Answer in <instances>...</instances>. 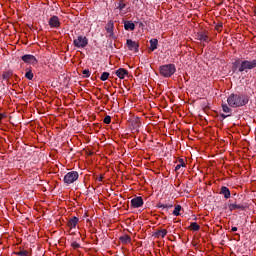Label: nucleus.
<instances>
[{"label": "nucleus", "instance_id": "obj_36", "mask_svg": "<svg viewBox=\"0 0 256 256\" xmlns=\"http://www.w3.org/2000/svg\"><path fill=\"white\" fill-rule=\"evenodd\" d=\"M160 207H162L163 209H167V205H161Z\"/></svg>", "mask_w": 256, "mask_h": 256}, {"label": "nucleus", "instance_id": "obj_26", "mask_svg": "<svg viewBox=\"0 0 256 256\" xmlns=\"http://www.w3.org/2000/svg\"><path fill=\"white\" fill-rule=\"evenodd\" d=\"M103 123H105L106 125H109L111 123V116H105Z\"/></svg>", "mask_w": 256, "mask_h": 256}, {"label": "nucleus", "instance_id": "obj_35", "mask_svg": "<svg viewBox=\"0 0 256 256\" xmlns=\"http://www.w3.org/2000/svg\"><path fill=\"white\" fill-rule=\"evenodd\" d=\"M223 119H226V117H229V115L222 114Z\"/></svg>", "mask_w": 256, "mask_h": 256}, {"label": "nucleus", "instance_id": "obj_13", "mask_svg": "<svg viewBox=\"0 0 256 256\" xmlns=\"http://www.w3.org/2000/svg\"><path fill=\"white\" fill-rule=\"evenodd\" d=\"M221 193H222V195H224L225 199H230L231 198V191L229 190V188L223 186L221 188Z\"/></svg>", "mask_w": 256, "mask_h": 256}, {"label": "nucleus", "instance_id": "obj_15", "mask_svg": "<svg viewBox=\"0 0 256 256\" xmlns=\"http://www.w3.org/2000/svg\"><path fill=\"white\" fill-rule=\"evenodd\" d=\"M187 165L185 164V160L183 158H180L178 160V164L175 167V171H179V169H181V167H186Z\"/></svg>", "mask_w": 256, "mask_h": 256}, {"label": "nucleus", "instance_id": "obj_18", "mask_svg": "<svg viewBox=\"0 0 256 256\" xmlns=\"http://www.w3.org/2000/svg\"><path fill=\"white\" fill-rule=\"evenodd\" d=\"M121 243L128 244L131 243V237L129 235H123L120 237Z\"/></svg>", "mask_w": 256, "mask_h": 256}, {"label": "nucleus", "instance_id": "obj_30", "mask_svg": "<svg viewBox=\"0 0 256 256\" xmlns=\"http://www.w3.org/2000/svg\"><path fill=\"white\" fill-rule=\"evenodd\" d=\"M223 29V24H218L217 26H216V30L217 31H221Z\"/></svg>", "mask_w": 256, "mask_h": 256}, {"label": "nucleus", "instance_id": "obj_2", "mask_svg": "<svg viewBox=\"0 0 256 256\" xmlns=\"http://www.w3.org/2000/svg\"><path fill=\"white\" fill-rule=\"evenodd\" d=\"M176 68L173 64H166L160 66V75L162 77H171L172 75H175Z\"/></svg>", "mask_w": 256, "mask_h": 256}, {"label": "nucleus", "instance_id": "obj_34", "mask_svg": "<svg viewBox=\"0 0 256 256\" xmlns=\"http://www.w3.org/2000/svg\"><path fill=\"white\" fill-rule=\"evenodd\" d=\"M231 231L235 233V231H237V227H232Z\"/></svg>", "mask_w": 256, "mask_h": 256}, {"label": "nucleus", "instance_id": "obj_17", "mask_svg": "<svg viewBox=\"0 0 256 256\" xmlns=\"http://www.w3.org/2000/svg\"><path fill=\"white\" fill-rule=\"evenodd\" d=\"M190 231H199L201 229V226L197 224V222H192L189 226Z\"/></svg>", "mask_w": 256, "mask_h": 256}, {"label": "nucleus", "instance_id": "obj_33", "mask_svg": "<svg viewBox=\"0 0 256 256\" xmlns=\"http://www.w3.org/2000/svg\"><path fill=\"white\" fill-rule=\"evenodd\" d=\"M239 63V60H236V62L234 63V67L235 69H237V64Z\"/></svg>", "mask_w": 256, "mask_h": 256}, {"label": "nucleus", "instance_id": "obj_21", "mask_svg": "<svg viewBox=\"0 0 256 256\" xmlns=\"http://www.w3.org/2000/svg\"><path fill=\"white\" fill-rule=\"evenodd\" d=\"M25 77H26V79H29V81H32V80H33V77H34L33 71L28 70V71L25 73Z\"/></svg>", "mask_w": 256, "mask_h": 256}, {"label": "nucleus", "instance_id": "obj_27", "mask_svg": "<svg viewBox=\"0 0 256 256\" xmlns=\"http://www.w3.org/2000/svg\"><path fill=\"white\" fill-rule=\"evenodd\" d=\"M71 247H73V249H79V247H81V245L77 242H72Z\"/></svg>", "mask_w": 256, "mask_h": 256}, {"label": "nucleus", "instance_id": "obj_8", "mask_svg": "<svg viewBox=\"0 0 256 256\" xmlns=\"http://www.w3.org/2000/svg\"><path fill=\"white\" fill-rule=\"evenodd\" d=\"M22 61H24V63H28V65H37V58L31 54L22 56Z\"/></svg>", "mask_w": 256, "mask_h": 256}, {"label": "nucleus", "instance_id": "obj_28", "mask_svg": "<svg viewBox=\"0 0 256 256\" xmlns=\"http://www.w3.org/2000/svg\"><path fill=\"white\" fill-rule=\"evenodd\" d=\"M200 41H205L206 43H208L209 37H208L207 35H202V36L200 37Z\"/></svg>", "mask_w": 256, "mask_h": 256}, {"label": "nucleus", "instance_id": "obj_25", "mask_svg": "<svg viewBox=\"0 0 256 256\" xmlns=\"http://www.w3.org/2000/svg\"><path fill=\"white\" fill-rule=\"evenodd\" d=\"M222 110L224 111V113H231V108H229L227 104L222 105Z\"/></svg>", "mask_w": 256, "mask_h": 256}, {"label": "nucleus", "instance_id": "obj_32", "mask_svg": "<svg viewBox=\"0 0 256 256\" xmlns=\"http://www.w3.org/2000/svg\"><path fill=\"white\" fill-rule=\"evenodd\" d=\"M5 114H3V113H0V121H2V119H5Z\"/></svg>", "mask_w": 256, "mask_h": 256}, {"label": "nucleus", "instance_id": "obj_23", "mask_svg": "<svg viewBox=\"0 0 256 256\" xmlns=\"http://www.w3.org/2000/svg\"><path fill=\"white\" fill-rule=\"evenodd\" d=\"M15 255H19V256H28L29 252L27 250H20L18 252H15Z\"/></svg>", "mask_w": 256, "mask_h": 256}, {"label": "nucleus", "instance_id": "obj_9", "mask_svg": "<svg viewBox=\"0 0 256 256\" xmlns=\"http://www.w3.org/2000/svg\"><path fill=\"white\" fill-rule=\"evenodd\" d=\"M131 207L134 209H139V207H143V198L141 196L135 197L131 200Z\"/></svg>", "mask_w": 256, "mask_h": 256}, {"label": "nucleus", "instance_id": "obj_14", "mask_svg": "<svg viewBox=\"0 0 256 256\" xmlns=\"http://www.w3.org/2000/svg\"><path fill=\"white\" fill-rule=\"evenodd\" d=\"M115 25L113 23V20H110L107 25H106V31L107 33H113V29H114Z\"/></svg>", "mask_w": 256, "mask_h": 256}, {"label": "nucleus", "instance_id": "obj_20", "mask_svg": "<svg viewBox=\"0 0 256 256\" xmlns=\"http://www.w3.org/2000/svg\"><path fill=\"white\" fill-rule=\"evenodd\" d=\"M12 77H13L12 71H6V72H3L2 74V79L4 80L11 79Z\"/></svg>", "mask_w": 256, "mask_h": 256}, {"label": "nucleus", "instance_id": "obj_1", "mask_svg": "<svg viewBox=\"0 0 256 256\" xmlns=\"http://www.w3.org/2000/svg\"><path fill=\"white\" fill-rule=\"evenodd\" d=\"M227 103L229 107L237 108L244 107L249 103V97L245 94H230L227 98Z\"/></svg>", "mask_w": 256, "mask_h": 256}, {"label": "nucleus", "instance_id": "obj_3", "mask_svg": "<svg viewBox=\"0 0 256 256\" xmlns=\"http://www.w3.org/2000/svg\"><path fill=\"white\" fill-rule=\"evenodd\" d=\"M256 67V60H243L240 63V66L238 67V71L240 73H243V71H245L247 73V71H251V69H255Z\"/></svg>", "mask_w": 256, "mask_h": 256}, {"label": "nucleus", "instance_id": "obj_5", "mask_svg": "<svg viewBox=\"0 0 256 256\" xmlns=\"http://www.w3.org/2000/svg\"><path fill=\"white\" fill-rule=\"evenodd\" d=\"M77 179H79V172L71 171V172H68L64 176L63 181H64L65 185H71L72 183H75V181H77Z\"/></svg>", "mask_w": 256, "mask_h": 256}, {"label": "nucleus", "instance_id": "obj_37", "mask_svg": "<svg viewBox=\"0 0 256 256\" xmlns=\"http://www.w3.org/2000/svg\"><path fill=\"white\" fill-rule=\"evenodd\" d=\"M99 181H103V177H100V178H99Z\"/></svg>", "mask_w": 256, "mask_h": 256}, {"label": "nucleus", "instance_id": "obj_24", "mask_svg": "<svg viewBox=\"0 0 256 256\" xmlns=\"http://www.w3.org/2000/svg\"><path fill=\"white\" fill-rule=\"evenodd\" d=\"M101 81H107L109 79V72H103L100 77Z\"/></svg>", "mask_w": 256, "mask_h": 256}, {"label": "nucleus", "instance_id": "obj_11", "mask_svg": "<svg viewBox=\"0 0 256 256\" xmlns=\"http://www.w3.org/2000/svg\"><path fill=\"white\" fill-rule=\"evenodd\" d=\"M115 75L117 77H119L120 79H125V77H127V75H129V71L125 68H119L118 70H116Z\"/></svg>", "mask_w": 256, "mask_h": 256}, {"label": "nucleus", "instance_id": "obj_22", "mask_svg": "<svg viewBox=\"0 0 256 256\" xmlns=\"http://www.w3.org/2000/svg\"><path fill=\"white\" fill-rule=\"evenodd\" d=\"M167 235V230L162 229L157 232V237H161L162 239Z\"/></svg>", "mask_w": 256, "mask_h": 256}, {"label": "nucleus", "instance_id": "obj_12", "mask_svg": "<svg viewBox=\"0 0 256 256\" xmlns=\"http://www.w3.org/2000/svg\"><path fill=\"white\" fill-rule=\"evenodd\" d=\"M124 29L126 31H135V23H133L131 21H126L124 23Z\"/></svg>", "mask_w": 256, "mask_h": 256}, {"label": "nucleus", "instance_id": "obj_10", "mask_svg": "<svg viewBox=\"0 0 256 256\" xmlns=\"http://www.w3.org/2000/svg\"><path fill=\"white\" fill-rule=\"evenodd\" d=\"M78 224H79V219L73 216L68 220L67 227H69V229H75Z\"/></svg>", "mask_w": 256, "mask_h": 256}, {"label": "nucleus", "instance_id": "obj_19", "mask_svg": "<svg viewBox=\"0 0 256 256\" xmlns=\"http://www.w3.org/2000/svg\"><path fill=\"white\" fill-rule=\"evenodd\" d=\"M181 205H176L175 206V208H174V210H173V215L175 216V217H179V215H181Z\"/></svg>", "mask_w": 256, "mask_h": 256}, {"label": "nucleus", "instance_id": "obj_31", "mask_svg": "<svg viewBox=\"0 0 256 256\" xmlns=\"http://www.w3.org/2000/svg\"><path fill=\"white\" fill-rule=\"evenodd\" d=\"M233 209H243V206H239L237 204L233 205Z\"/></svg>", "mask_w": 256, "mask_h": 256}, {"label": "nucleus", "instance_id": "obj_7", "mask_svg": "<svg viewBox=\"0 0 256 256\" xmlns=\"http://www.w3.org/2000/svg\"><path fill=\"white\" fill-rule=\"evenodd\" d=\"M126 45L129 51H134V53H137L139 51V42L133 41L131 39H127Z\"/></svg>", "mask_w": 256, "mask_h": 256}, {"label": "nucleus", "instance_id": "obj_29", "mask_svg": "<svg viewBox=\"0 0 256 256\" xmlns=\"http://www.w3.org/2000/svg\"><path fill=\"white\" fill-rule=\"evenodd\" d=\"M83 75H85V77H91V73L89 72V69H85L83 70Z\"/></svg>", "mask_w": 256, "mask_h": 256}, {"label": "nucleus", "instance_id": "obj_6", "mask_svg": "<svg viewBox=\"0 0 256 256\" xmlns=\"http://www.w3.org/2000/svg\"><path fill=\"white\" fill-rule=\"evenodd\" d=\"M48 23L51 29H59L61 27V21L57 16H51Z\"/></svg>", "mask_w": 256, "mask_h": 256}, {"label": "nucleus", "instance_id": "obj_4", "mask_svg": "<svg viewBox=\"0 0 256 256\" xmlns=\"http://www.w3.org/2000/svg\"><path fill=\"white\" fill-rule=\"evenodd\" d=\"M73 45L77 49H85V47H87V45H89V39H87L83 35H80L76 39L73 40Z\"/></svg>", "mask_w": 256, "mask_h": 256}, {"label": "nucleus", "instance_id": "obj_16", "mask_svg": "<svg viewBox=\"0 0 256 256\" xmlns=\"http://www.w3.org/2000/svg\"><path fill=\"white\" fill-rule=\"evenodd\" d=\"M159 41L157 39H151L150 40V50L155 51L157 49Z\"/></svg>", "mask_w": 256, "mask_h": 256}]
</instances>
